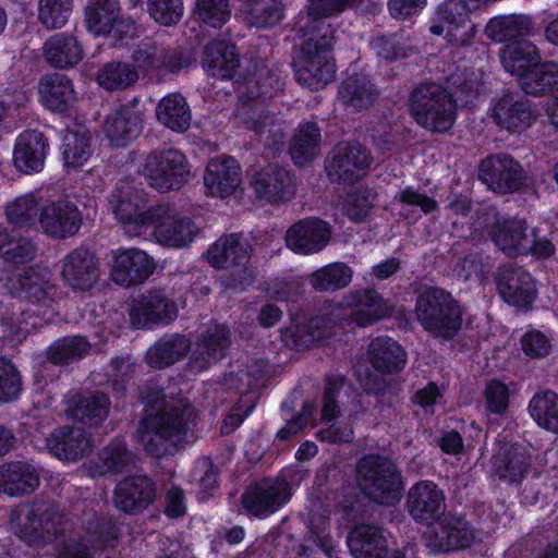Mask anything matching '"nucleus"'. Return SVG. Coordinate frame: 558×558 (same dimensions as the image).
Segmentation results:
<instances>
[{
	"mask_svg": "<svg viewBox=\"0 0 558 558\" xmlns=\"http://www.w3.org/2000/svg\"><path fill=\"white\" fill-rule=\"evenodd\" d=\"M36 254L35 245L20 236L12 227H0V257L7 266L0 271V282L15 298L36 306H50L56 287L50 282L51 272L47 268H16L31 262Z\"/></svg>",
	"mask_w": 558,
	"mask_h": 558,
	"instance_id": "nucleus-1",
	"label": "nucleus"
},
{
	"mask_svg": "<svg viewBox=\"0 0 558 558\" xmlns=\"http://www.w3.org/2000/svg\"><path fill=\"white\" fill-rule=\"evenodd\" d=\"M356 480L363 496L375 505L392 507L403 496L401 469L396 461L381 453H365L357 460Z\"/></svg>",
	"mask_w": 558,
	"mask_h": 558,
	"instance_id": "nucleus-2",
	"label": "nucleus"
},
{
	"mask_svg": "<svg viewBox=\"0 0 558 558\" xmlns=\"http://www.w3.org/2000/svg\"><path fill=\"white\" fill-rule=\"evenodd\" d=\"M463 314L460 302L439 287H425L415 301V316L422 328L442 341H451L458 336Z\"/></svg>",
	"mask_w": 558,
	"mask_h": 558,
	"instance_id": "nucleus-3",
	"label": "nucleus"
},
{
	"mask_svg": "<svg viewBox=\"0 0 558 558\" xmlns=\"http://www.w3.org/2000/svg\"><path fill=\"white\" fill-rule=\"evenodd\" d=\"M194 409L184 400L165 409L161 413L146 417L140 424V439L146 451L160 454L170 446H177L185 439L194 424Z\"/></svg>",
	"mask_w": 558,
	"mask_h": 558,
	"instance_id": "nucleus-4",
	"label": "nucleus"
},
{
	"mask_svg": "<svg viewBox=\"0 0 558 558\" xmlns=\"http://www.w3.org/2000/svg\"><path fill=\"white\" fill-rule=\"evenodd\" d=\"M409 111L420 126L432 132L445 133L454 123L456 100L439 84H420L410 95Z\"/></svg>",
	"mask_w": 558,
	"mask_h": 558,
	"instance_id": "nucleus-5",
	"label": "nucleus"
},
{
	"mask_svg": "<svg viewBox=\"0 0 558 558\" xmlns=\"http://www.w3.org/2000/svg\"><path fill=\"white\" fill-rule=\"evenodd\" d=\"M137 172L159 193L179 191L192 178L187 157L175 148L150 151L138 163Z\"/></svg>",
	"mask_w": 558,
	"mask_h": 558,
	"instance_id": "nucleus-6",
	"label": "nucleus"
},
{
	"mask_svg": "<svg viewBox=\"0 0 558 558\" xmlns=\"http://www.w3.org/2000/svg\"><path fill=\"white\" fill-rule=\"evenodd\" d=\"M488 0H445L438 4L429 25V32L441 36L452 47H469L477 33L476 25L471 21L470 13Z\"/></svg>",
	"mask_w": 558,
	"mask_h": 558,
	"instance_id": "nucleus-7",
	"label": "nucleus"
},
{
	"mask_svg": "<svg viewBox=\"0 0 558 558\" xmlns=\"http://www.w3.org/2000/svg\"><path fill=\"white\" fill-rule=\"evenodd\" d=\"M143 239H153L169 248H183L195 239L197 228L190 217L181 213L174 204L159 203L150 216Z\"/></svg>",
	"mask_w": 558,
	"mask_h": 558,
	"instance_id": "nucleus-8",
	"label": "nucleus"
},
{
	"mask_svg": "<svg viewBox=\"0 0 558 558\" xmlns=\"http://www.w3.org/2000/svg\"><path fill=\"white\" fill-rule=\"evenodd\" d=\"M15 534L29 544L40 545L51 541L64 525L61 513L51 505L21 506L11 513Z\"/></svg>",
	"mask_w": 558,
	"mask_h": 558,
	"instance_id": "nucleus-9",
	"label": "nucleus"
},
{
	"mask_svg": "<svg viewBox=\"0 0 558 558\" xmlns=\"http://www.w3.org/2000/svg\"><path fill=\"white\" fill-rule=\"evenodd\" d=\"M109 205L129 236L142 238L148 228L155 205L147 206L146 194L129 183H119L109 196Z\"/></svg>",
	"mask_w": 558,
	"mask_h": 558,
	"instance_id": "nucleus-10",
	"label": "nucleus"
},
{
	"mask_svg": "<svg viewBox=\"0 0 558 558\" xmlns=\"http://www.w3.org/2000/svg\"><path fill=\"white\" fill-rule=\"evenodd\" d=\"M478 178L490 191L504 195L520 191L525 183L526 172L511 155L500 153L481 161Z\"/></svg>",
	"mask_w": 558,
	"mask_h": 558,
	"instance_id": "nucleus-11",
	"label": "nucleus"
},
{
	"mask_svg": "<svg viewBox=\"0 0 558 558\" xmlns=\"http://www.w3.org/2000/svg\"><path fill=\"white\" fill-rule=\"evenodd\" d=\"M445 494L433 481H420L408 492L405 507L409 515L420 524L439 523L445 514Z\"/></svg>",
	"mask_w": 558,
	"mask_h": 558,
	"instance_id": "nucleus-12",
	"label": "nucleus"
},
{
	"mask_svg": "<svg viewBox=\"0 0 558 558\" xmlns=\"http://www.w3.org/2000/svg\"><path fill=\"white\" fill-rule=\"evenodd\" d=\"M494 122L509 133H522L537 119L534 104L520 93L507 92L493 106Z\"/></svg>",
	"mask_w": 558,
	"mask_h": 558,
	"instance_id": "nucleus-13",
	"label": "nucleus"
},
{
	"mask_svg": "<svg viewBox=\"0 0 558 558\" xmlns=\"http://www.w3.org/2000/svg\"><path fill=\"white\" fill-rule=\"evenodd\" d=\"M291 496L292 489L288 481L278 476L247 488L242 497V504L248 513L264 517L282 508Z\"/></svg>",
	"mask_w": 558,
	"mask_h": 558,
	"instance_id": "nucleus-14",
	"label": "nucleus"
},
{
	"mask_svg": "<svg viewBox=\"0 0 558 558\" xmlns=\"http://www.w3.org/2000/svg\"><path fill=\"white\" fill-rule=\"evenodd\" d=\"M37 225L47 236L66 239L80 230L82 216L73 203L63 199L48 202L40 206Z\"/></svg>",
	"mask_w": 558,
	"mask_h": 558,
	"instance_id": "nucleus-15",
	"label": "nucleus"
},
{
	"mask_svg": "<svg viewBox=\"0 0 558 558\" xmlns=\"http://www.w3.org/2000/svg\"><path fill=\"white\" fill-rule=\"evenodd\" d=\"M144 113L133 100L112 109L105 118L102 132L111 146L124 147L142 132Z\"/></svg>",
	"mask_w": 558,
	"mask_h": 558,
	"instance_id": "nucleus-16",
	"label": "nucleus"
},
{
	"mask_svg": "<svg viewBox=\"0 0 558 558\" xmlns=\"http://www.w3.org/2000/svg\"><path fill=\"white\" fill-rule=\"evenodd\" d=\"M496 283L500 298L517 308L527 310L536 299L535 280L523 267L501 266Z\"/></svg>",
	"mask_w": 558,
	"mask_h": 558,
	"instance_id": "nucleus-17",
	"label": "nucleus"
},
{
	"mask_svg": "<svg viewBox=\"0 0 558 558\" xmlns=\"http://www.w3.org/2000/svg\"><path fill=\"white\" fill-rule=\"evenodd\" d=\"M373 157L367 148L357 141L340 143L336 146L327 174L332 182L352 183L359 179L355 171H367Z\"/></svg>",
	"mask_w": 558,
	"mask_h": 558,
	"instance_id": "nucleus-18",
	"label": "nucleus"
},
{
	"mask_svg": "<svg viewBox=\"0 0 558 558\" xmlns=\"http://www.w3.org/2000/svg\"><path fill=\"white\" fill-rule=\"evenodd\" d=\"M153 257L138 248L118 250L113 253L110 278L121 287L144 282L155 271Z\"/></svg>",
	"mask_w": 558,
	"mask_h": 558,
	"instance_id": "nucleus-19",
	"label": "nucleus"
},
{
	"mask_svg": "<svg viewBox=\"0 0 558 558\" xmlns=\"http://www.w3.org/2000/svg\"><path fill=\"white\" fill-rule=\"evenodd\" d=\"M474 530L463 517L446 515L434 527L427 538L433 553H448L471 547Z\"/></svg>",
	"mask_w": 558,
	"mask_h": 558,
	"instance_id": "nucleus-20",
	"label": "nucleus"
},
{
	"mask_svg": "<svg viewBox=\"0 0 558 558\" xmlns=\"http://www.w3.org/2000/svg\"><path fill=\"white\" fill-rule=\"evenodd\" d=\"M242 185L241 167L234 158L211 159L204 173V186L207 195L227 198L236 193Z\"/></svg>",
	"mask_w": 558,
	"mask_h": 558,
	"instance_id": "nucleus-21",
	"label": "nucleus"
},
{
	"mask_svg": "<svg viewBox=\"0 0 558 558\" xmlns=\"http://www.w3.org/2000/svg\"><path fill=\"white\" fill-rule=\"evenodd\" d=\"M86 25L95 35H111L121 38L133 25L120 17L118 0H89L86 9Z\"/></svg>",
	"mask_w": 558,
	"mask_h": 558,
	"instance_id": "nucleus-22",
	"label": "nucleus"
},
{
	"mask_svg": "<svg viewBox=\"0 0 558 558\" xmlns=\"http://www.w3.org/2000/svg\"><path fill=\"white\" fill-rule=\"evenodd\" d=\"M366 356L371 367L381 376L400 374L408 362L405 349L388 336H378L372 339Z\"/></svg>",
	"mask_w": 558,
	"mask_h": 558,
	"instance_id": "nucleus-23",
	"label": "nucleus"
},
{
	"mask_svg": "<svg viewBox=\"0 0 558 558\" xmlns=\"http://www.w3.org/2000/svg\"><path fill=\"white\" fill-rule=\"evenodd\" d=\"M48 150V141L36 130L21 133L14 143L12 162L14 168L23 173H34L43 170Z\"/></svg>",
	"mask_w": 558,
	"mask_h": 558,
	"instance_id": "nucleus-24",
	"label": "nucleus"
},
{
	"mask_svg": "<svg viewBox=\"0 0 558 558\" xmlns=\"http://www.w3.org/2000/svg\"><path fill=\"white\" fill-rule=\"evenodd\" d=\"M251 185L259 198L271 204L283 203L294 194L289 171L277 165H268L257 171L251 180Z\"/></svg>",
	"mask_w": 558,
	"mask_h": 558,
	"instance_id": "nucleus-25",
	"label": "nucleus"
},
{
	"mask_svg": "<svg viewBox=\"0 0 558 558\" xmlns=\"http://www.w3.org/2000/svg\"><path fill=\"white\" fill-rule=\"evenodd\" d=\"M248 245L241 241L238 235H230L218 240L207 251L208 263L217 268H234L232 276L234 282L243 286L242 274L246 272L248 262Z\"/></svg>",
	"mask_w": 558,
	"mask_h": 558,
	"instance_id": "nucleus-26",
	"label": "nucleus"
},
{
	"mask_svg": "<svg viewBox=\"0 0 558 558\" xmlns=\"http://www.w3.org/2000/svg\"><path fill=\"white\" fill-rule=\"evenodd\" d=\"M61 276L73 290H88L100 276L97 259L87 250L76 248L63 258Z\"/></svg>",
	"mask_w": 558,
	"mask_h": 558,
	"instance_id": "nucleus-27",
	"label": "nucleus"
},
{
	"mask_svg": "<svg viewBox=\"0 0 558 558\" xmlns=\"http://www.w3.org/2000/svg\"><path fill=\"white\" fill-rule=\"evenodd\" d=\"M177 315V305L160 293H150L136 300L130 312L131 323L135 328L169 323Z\"/></svg>",
	"mask_w": 558,
	"mask_h": 558,
	"instance_id": "nucleus-28",
	"label": "nucleus"
},
{
	"mask_svg": "<svg viewBox=\"0 0 558 558\" xmlns=\"http://www.w3.org/2000/svg\"><path fill=\"white\" fill-rule=\"evenodd\" d=\"M493 469L502 482L520 484L531 468V456L519 444H504L492 458Z\"/></svg>",
	"mask_w": 558,
	"mask_h": 558,
	"instance_id": "nucleus-29",
	"label": "nucleus"
},
{
	"mask_svg": "<svg viewBox=\"0 0 558 558\" xmlns=\"http://www.w3.org/2000/svg\"><path fill=\"white\" fill-rule=\"evenodd\" d=\"M347 545L353 558H385L387 539L375 524H356L347 536Z\"/></svg>",
	"mask_w": 558,
	"mask_h": 558,
	"instance_id": "nucleus-30",
	"label": "nucleus"
},
{
	"mask_svg": "<svg viewBox=\"0 0 558 558\" xmlns=\"http://www.w3.org/2000/svg\"><path fill=\"white\" fill-rule=\"evenodd\" d=\"M156 496L155 485L146 476L125 478L116 487L114 504L124 512H136L151 504Z\"/></svg>",
	"mask_w": 558,
	"mask_h": 558,
	"instance_id": "nucleus-31",
	"label": "nucleus"
},
{
	"mask_svg": "<svg viewBox=\"0 0 558 558\" xmlns=\"http://www.w3.org/2000/svg\"><path fill=\"white\" fill-rule=\"evenodd\" d=\"M499 59L505 71L517 76L520 82L533 66L537 65L541 54L536 45L524 38L504 45L499 50Z\"/></svg>",
	"mask_w": 558,
	"mask_h": 558,
	"instance_id": "nucleus-32",
	"label": "nucleus"
},
{
	"mask_svg": "<svg viewBox=\"0 0 558 558\" xmlns=\"http://www.w3.org/2000/svg\"><path fill=\"white\" fill-rule=\"evenodd\" d=\"M527 229L524 219L497 220L492 228V239L509 256L526 255Z\"/></svg>",
	"mask_w": 558,
	"mask_h": 558,
	"instance_id": "nucleus-33",
	"label": "nucleus"
},
{
	"mask_svg": "<svg viewBox=\"0 0 558 558\" xmlns=\"http://www.w3.org/2000/svg\"><path fill=\"white\" fill-rule=\"evenodd\" d=\"M49 451L59 460L75 461L90 449L89 437L80 427L60 428L47 439Z\"/></svg>",
	"mask_w": 558,
	"mask_h": 558,
	"instance_id": "nucleus-34",
	"label": "nucleus"
},
{
	"mask_svg": "<svg viewBox=\"0 0 558 558\" xmlns=\"http://www.w3.org/2000/svg\"><path fill=\"white\" fill-rule=\"evenodd\" d=\"M229 337V330L225 325L209 327L193 351L192 367L202 371L221 359L228 347Z\"/></svg>",
	"mask_w": 558,
	"mask_h": 558,
	"instance_id": "nucleus-35",
	"label": "nucleus"
},
{
	"mask_svg": "<svg viewBox=\"0 0 558 558\" xmlns=\"http://www.w3.org/2000/svg\"><path fill=\"white\" fill-rule=\"evenodd\" d=\"M533 31V21L525 14L495 16L488 21L485 33L495 43L508 45L510 41L522 40Z\"/></svg>",
	"mask_w": 558,
	"mask_h": 558,
	"instance_id": "nucleus-36",
	"label": "nucleus"
},
{
	"mask_svg": "<svg viewBox=\"0 0 558 558\" xmlns=\"http://www.w3.org/2000/svg\"><path fill=\"white\" fill-rule=\"evenodd\" d=\"M378 93L374 88L368 75L353 74L344 78L338 87V100L345 108L367 109L377 99Z\"/></svg>",
	"mask_w": 558,
	"mask_h": 558,
	"instance_id": "nucleus-37",
	"label": "nucleus"
},
{
	"mask_svg": "<svg viewBox=\"0 0 558 558\" xmlns=\"http://www.w3.org/2000/svg\"><path fill=\"white\" fill-rule=\"evenodd\" d=\"M39 97L43 105L50 111L63 112L74 104L75 92L68 77L53 74L40 81Z\"/></svg>",
	"mask_w": 558,
	"mask_h": 558,
	"instance_id": "nucleus-38",
	"label": "nucleus"
},
{
	"mask_svg": "<svg viewBox=\"0 0 558 558\" xmlns=\"http://www.w3.org/2000/svg\"><path fill=\"white\" fill-rule=\"evenodd\" d=\"M39 484L33 466L23 462L7 463L0 466V490L10 496L33 492Z\"/></svg>",
	"mask_w": 558,
	"mask_h": 558,
	"instance_id": "nucleus-39",
	"label": "nucleus"
},
{
	"mask_svg": "<svg viewBox=\"0 0 558 558\" xmlns=\"http://www.w3.org/2000/svg\"><path fill=\"white\" fill-rule=\"evenodd\" d=\"M93 153V136L81 124L69 129L63 136L62 155L64 165L71 168L82 167Z\"/></svg>",
	"mask_w": 558,
	"mask_h": 558,
	"instance_id": "nucleus-40",
	"label": "nucleus"
},
{
	"mask_svg": "<svg viewBox=\"0 0 558 558\" xmlns=\"http://www.w3.org/2000/svg\"><path fill=\"white\" fill-rule=\"evenodd\" d=\"M47 61L57 68H70L83 58V48L72 35L56 34L45 44Z\"/></svg>",
	"mask_w": 558,
	"mask_h": 558,
	"instance_id": "nucleus-41",
	"label": "nucleus"
},
{
	"mask_svg": "<svg viewBox=\"0 0 558 558\" xmlns=\"http://www.w3.org/2000/svg\"><path fill=\"white\" fill-rule=\"evenodd\" d=\"M156 117L162 125L174 132L187 130L192 120L191 110L185 98L175 93L165 96L158 102Z\"/></svg>",
	"mask_w": 558,
	"mask_h": 558,
	"instance_id": "nucleus-42",
	"label": "nucleus"
},
{
	"mask_svg": "<svg viewBox=\"0 0 558 558\" xmlns=\"http://www.w3.org/2000/svg\"><path fill=\"white\" fill-rule=\"evenodd\" d=\"M524 94L543 96L558 90V62H537L520 81Z\"/></svg>",
	"mask_w": 558,
	"mask_h": 558,
	"instance_id": "nucleus-43",
	"label": "nucleus"
},
{
	"mask_svg": "<svg viewBox=\"0 0 558 558\" xmlns=\"http://www.w3.org/2000/svg\"><path fill=\"white\" fill-rule=\"evenodd\" d=\"M203 65L211 76L231 77L239 65L234 46L225 41L211 43L205 50Z\"/></svg>",
	"mask_w": 558,
	"mask_h": 558,
	"instance_id": "nucleus-44",
	"label": "nucleus"
},
{
	"mask_svg": "<svg viewBox=\"0 0 558 558\" xmlns=\"http://www.w3.org/2000/svg\"><path fill=\"white\" fill-rule=\"evenodd\" d=\"M529 412L539 427L558 434V393L551 390L535 393L529 402Z\"/></svg>",
	"mask_w": 558,
	"mask_h": 558,
	"instance_id": "nucleus-45",
	"label": "nucleus"
},
{
	"mask_svg": "<svg viewBox=\"0 0 558 558\" xmlns=\"http://www.w3.org/2000/svg\"><path fill=\"white\" fill-rule=\"evenodd\" d=\"M138 78L134 66L125 62H110L98 70L97 84L109 92L123 90L132 86Z\"/></svg>",
	"mask_w": 558,
	"mask_h": 558,
	"instance_id": "nucleus-46",
	"label": "nucleus"
},
{
	"mask_svg": "<svg viewBox=\"0 0 558 558\" xmlns=\"http://www.w3.org/2000/svg\"><path fill=\"white\" fill-rule=\"evenodd\" d=\"M335 32L316 36V84L327 85L336 78L337 65L332 56Z\"/></svg>",
	"mask_w": 558,
	"mask_h": 558,
	"instance_id": "nucleus-47",
	"label": "nucleus"
},
{
	"mask_svg": "<svg viewBox=\"0 0 558 558\" xmlns=\"http://www.w3.org/2000/svg\"><path fill=\"white\" fill-rule=\"evenodd\" d=\"M243 10L247 21L257 27H270L283 17V4L280 0H244Z\"/></svg>",
	"mask_w": 558,
	"mask_h": 558,
	"instance_id": "nucleus-48",
	"label": "nucleus"
},
{
	"mask_svg": "<svg viewBox=\"0 0 558 558\" xmlns=\"http://www.w3.org/2000/svg\"><path fill=\"white\" fill-rule=\"evenodd\" d=\"M189 347L190 342L183 336L161 340L148 350L147 361L155 367L170 365L183 356Z\"/></svg>",
	"mask_w": 558,
	"mask_h": 558,
	"instance_id": "nucleus-49",
	"label": "nucleus"
},
{
	"mask_svg": "<svg viewBox=\"0 0 558 558\" xmlns=\"http://www.w3.org/2000/svg\"><path fill=\"white\" fill-rule=\"evenodd\" d=\"M292 161L300 168L307 167L314 158V124H300L294 131L289 145Z\"/></svg>",
	"mask_w": 558,
	"mask_h": 558,
	"instance_id": "nucleus-50",
	"label": "nucleus"
},
{
	"mask_svg": "<svg viewBox=\"0 0 558 558\" xmlns=\"http://www.w3.org/2000/svg\"><path fill=\"white\" fill-rule=\"evenodd\" d=\"M39 203L34 194H25L14 199L7 207L9 225L16 230L17 227L25 228L37 223Z\"/></svg>",
	"mask_w": 558,
	"mask_h": 558,
	"instance_id": "nucleus-51",
	"label": "nucleus"
},
{
	"mask_svg": "<svg viewBox=\"0 0 558 558\" xmlns=\"http://www.w3.org/2000/svg\"><path fill=\"white\" fill-rule=\"evenodd\" d=\"M131 457L128 453L125 446L119 441H113L110 446L104 449L100 463H90L86 466L87 473L92 477L102 476L109 473L119 472L130 462Z\"/></svg>",
	"mask_w": 558,
	"mask_h": 558,
	"instance_id": "nucleus-52",
	"label": "nucleus"
},
{
	"mask_svg": "<svg viewBox=\"0 0 558 558\" xmlns=\"http://www.w3.org/2000/svg\"><path fill=\"white\" fill-rule=\"evenodd\" d=\"M109 401L102 393L82 396L75 405L74 416L90 426H99L108 416Z\"/></svg>",
	"mask_w": 558,
	"mask_h": 558,
	"instance_id": "nucleus-53",
	"label": "nucleus"
},
{
	"mask_svg": "<svg viewBox=\"0 0 558 558\" xmlns=\"http://www.w3.org/2000/svg\"><path fill=\"white\" fill-rule=\"evenodd\" d=\"M353 270L341 262L330 263L316 269V291L333 292L350 284Z\"/></svg>",
	"mask_w": 558,
	"mask_h": 558,
	"instance_id": "nucleus-54",
	"label": "nucleus"
},
{
	"mask_svg": "<svg viewBox=\"0 0 558 558\" xmlns=\"http://www.w3.org/2000/svg\"><path fill=\"white\" fill-rule=\"evenodd\" d=\"M374 195L367 186L360 185L352 189L343 199L342 209L344 215L354 222H362L366 219L373 207Z\"/></svg>",
	"mask_w": 558,
	"mask_h": 558,
	"instance_id": "nucleus-55",
	"label": "nucleus"
},
{
	"mask_svg": "<svg viewBox=\"0 0 558 558\" xmlns=\"http://www.w3.org/2000/svg\"><path fill=\"white\" fill-rule=\"evenodd\" d=\"M487 414L504 416L510 405V389L498 378L490 379L483 392Z\"/></svg>",
	"mask_w": 558,
	"mask_h": 558,
	"instance_id": "nucleus-56",
	"label": "nucleus"
},
{
	"mask_svg": "<svg viewBox=\"0 0 558 558\" xmlns=\"http://www.w3.org/2000/svg\"><path fill=\"white\" fill-rule=\"evenodd\" d=\"M89 343L82 337L63 338L56 341L49 350V357L59 364H66L87 353Z\"/></svg>",
	"mask_w": 558,
	"mask_h": 558,
	"instance_id": "nucleus-57",
	"label": "nucleus"
},
{
	"mask_svg": "<svg viewBox=\"0 0 558 558\" xmlns=\"http://www.w3.org/2000/svg\"><path fill=\"white\" fill-rule=\"evenodd\" d=\"M369 46L378 57L389 61L408 57V47L402 40V35L398 33L374 36L369 40Z\"/></svg>",
	"mask_w": 558,
	"mask_h": 558,
	"instance_id": "nucleus-58",
	"label": "nucleus"
},
{
	"mask_svg": "<svg viewBox=\"0 0 558 558\" xmlns=\"http://www.w3.org/2000/svg\"><path fill=\"white\" fill-rule=\"evenodd\" d=\"M72 0H39L38 17L48 28L62 27L71 13Z\"/></svg>",
	"mask_w": 558,
	"mask_h": 558,
	"instance_id": "nucleus-59",
	"label": "nucleus"
},
{
	"mask_svg": "<svg viewBox=\"0 0 558 558\" xmlns=\"http://www.w3.org/2000/svg\"><path fill=\"white\" fill-rule=\"evenodd\" d=\"M191 62L192 57L183 51L155 49L147 56L145 64L151 69H165L168 72L175 73L186 68Z\"/></svg>",
	"mask_w": 558,
	"mask_h": 558,
	"instance_id": "nucleus-60",
	"label": "nucleus"
},
{
	"mask_svg": "<svg viewBox=\"0 0 558 558\" xmlns=\"http://www.w3.org/2000/svg\"><path fill=\"white\" fill-rule=\"evenodd\" d=\"M314 221L305 219L293 225L287 232V245L298 254H311L313 250Z\"/></svg>",
	"mask_w": 558,
	"mask_h": 558,
	"instance_id": "nucleus-61",
	"label": "nucleus"
},
{
	"mask_svg": "<svg viewBox=\"0 0 558 558\" xmlns=\"http://www.w3.org/2000/svg\"><path fill=\"white\" fill-rule=\"evenodd\" d=\"M182 0H149L148 11L158 23L170 26L178 23L183 15Z\"/></svg>",
	"mask_w": 558,
	"mask_h": 558,
	"instance_id": "nucleus-62",
	"label": "nucleus"
},
{
	"mask_svg": "<svg viewBox=\"0 0 558 558\" xmlns=\"http://www.w3.org/2000/svg\"><path fill=\"white\" fill-rule=\"evenodd\" d=\"M238 119L247 129L260 132L269 122L264 102L243 100L238 109Z\"/></svg>",
	"mask_w": 558,
	"mask_h": 558,
	"instance_id": "nucleus-63",
	"label": "nucleus"
},
{
	"mask_svg": "<svg viewBox=\"0 0 558 558\" xmlns=\"http://www.w3.org/2000/svg\"><path fill=\"white\" fill-rule=\"evenodd\" d=\"M196 12L202 21L214 27H220L230 16L226 0H196Z\"/></svg>",
	"mask_w": 558,
	"mask_h": 558,
	"instance_id": "nucleus-64",
	"label": "nucleus"
}]
</instances>
